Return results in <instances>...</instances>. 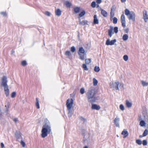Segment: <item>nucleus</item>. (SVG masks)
<instances>
[{
    "label": "nucleus",
    "mask_w": 148,
    "mask_h": 148,
    "mask_svg": "<svg viewBox=\"0 0 148 148\" xmlns=\"http://www.w3.org/2000/svg\"><path fill=\"white\" fill-rule=\"evenodd\" d=\"M85 63L87 64H89L91 62L90 59H86L85 60Z\"/></svg>",
    "instance_id": "obj_33"
},
{
    "label": "nucleus",
    "mask_w": 148,
    "mask_h": 148,
    "mask_svg": "<svg viewBox=\"0 0 148 148\" xmlns=\"http://www.w3.org/2000/svg\"><path fill=\"white\" fill-rule=\"evenodd\" d=\"M84 148H88V147L87 146H85Z\"/></svg>",
    "instance_id": "obj_64"
},
{
    "label": "nucleus",
    "mask_w": 148,
    "mask_h": 148,
    "mask_svg": "<svg viewBox=\"0 0 148 148\" xmlns=\"http://www.w3.org/2000/svg\"><path fill=\"white\" fill-rule=\"evenodd\" d=\"M121 134L123 135V138H125L128 135V133L125 129H124L121 133Z\"/></svg>",
    "instance_id": "obj_17"
},
{
    "label": "nucleus",
    "mask_w": 148,
    "mask_h": 148,
    "mask_svg": "<svg viewBox=\"0 0 148 148\" xmlns=\"http://www.w3.org/2000/svg\"><path fill=\"white\" fill-rule=\"evenodd\" d=\"M136 143L139 145H141L142 144V142L139 139H137L136 140Z\"/></svg>",
    "instance_id": "obj_38"
},
{
    "label": "nucleus",
    "mask_w": 148,
    "mask_h": 148,
    "mask_svg": "<svg viewBox=\"0 0 148 148\" xmlns=\"http://www.w3.org/2000/svg\"><path fill=\"white\" fill-rule=\"evenodd\" d=\"M118 19L116 17H114L113 18V23L116 24L117 23Z\"/></svg>",
    "instance_id": "obj_42"
},
{
    "label": "nucleus",
    "mask_w": 148,
    "mask_h": 148,
    "mask_svg": "<svg viewBox=\"0 0 148 148\" xmlns=\"http://www.w3.org/2000/svg\"><path fill=\"white\" fill-rule=\"evenodd\" d=\"M125 32L126 33H128L129 32V29L127 28L124 30Z\"/></svg>",
    "instance_id": "obj_53"
},
{
    "label": "nucleus",
    "mask_w": 148,
    "mask_h": 148,
    "mask_svg": "<svg viewBox=\"0 0 148 148\" xmlns=\"http://www.w3.org/2000/svg\"><path fill=\"white\" fill-rule=\"evenodd\" d=\"M96 5V2L95 1H92L91 4V6L93 8L95 7Z\"/></svg>",
    "instance_id": "obj_37"
},
{
    "label": "nucleus",
    "mask_w": 148,
    "mask_h": 148,
    "mask_svg": "<svg viewBox=\"0 0 148 148\" xmlns=\"http://www.w3.org/2000/svg\"><path fill=\"white\" fill-rule=\"evenodd\" d=\"M93 23L94 24H98L99 23V20L97 18L96 15H94Z\"/></svg>",
    "instance_id": "obj_21"
},
{
    "label": "nucleus",
    "mask_w": 148,
    "mask_h": 148,
    "mask_svg": "<svg viewBox=\"0 0 148 148\" xmlns=\"http://www.w3.org/2000/svg\"><path fill=\"white\" fill-rule=\"evenodd\" d=\"M88 101L89 102H90L91 103H93L95 102L96 101L97 99V97L93 96V97H91V98L89 99V98H87Z\"/></svg>",
    "instance_id": "obj_13"
},
{
    "label": "nucleus",
    "mask_w": 148,
    "mask_h": 148,
    "mask_svg": "<svg viewBox=\"0 0 148 148\" xmlns=\"http://www.w3.org/2000/svg\"><path fill=\"white\" fill-rule=\"evenodd\" d=\"M121 21L122 26L124 28L125 27H126V21L125 20V16L123 14H122L121 15Z\"/></svg>",
    "instance_id": "obj_9"
},
{
    "label": "nucleus",
    "mask_w": 148,
    "mask_h": 148,
    "mask_svg": "<svg viewBox=\"0 0 148 148\" xmlns=\"http://www.w3.org/2000/svg\"><path fill=\"white\" fill-rule=\"evenodd\" d=\"M73 103V100L72 99H68L66 101V105L68 110H69L71 109Z\"/></svg>",
    "instance_id": "obj_7"
},
{
    "label": "nucleus",
    "mask_w": 148,
    "mask_h": 148,
    "mask_svg": "<svg viewBox=\"0 0 148 148\" xmlns=\"http://www.w3.org/2000/svg\"><path fill=\"white\" fill-rule=\"evenodd\" d=\"M116 39L110 41L109 39H108L106 42V44L107 45H113L114 43L116 42Z\"/></svg>",
    "instance_id": "obj_10"
},
{
    "label": "nucleus",
    "mask_w": 148,
    "mask_h": 148,
    "mask_svg": "<svg viewBox=\"0 0 148 148\" xmlns=\"http://www.w3.org/2000/svg\"><path fill=\"white\" fill-rule=\"evenodd\" d=\"M13 121L15 123H16L17 121V118H14L13 119Z\"/></svg>",
    "instance_id": "obj_58"
},
{
    "label": "nucleus",
    "mask_w": 148,
    "mask_h": 148,
    "mask_svg": "<svg viewBox=\"0 0 148 148\" xmlns=\"http://www.w3.org/2000/svg\"><path fill=\"white\" fill-rule=\"evenodd\" d=\"M145 125V122L143 120H141L140 122L139 125L141 127H143Z\"/></svg>",
    "instance_id": "obj_28"
},
{
    "label": "nucleus",
    "mask_w": 148,
    "mask_h": 148,
    "mask_svg": "<svg viewBox=\"0 0 148 148\" xmlns=\"http://www.w3.org/2000/svg\"><path fill=\"white\" fill-rule=\"evenodd\" d=\"M77 53L78 54L79 53L80 54H82V53H85V51L84 49L82 47H80L79 48V50L77 52Z\"/></svg>",
    "instance_id": "obj_20"
},
{
    "label": "nucleus",
    "mask_w": 148,
    "mask_h": 148,
    "mask_svg": "<svg viewBox=\"0 0 148 148\" xmlns=\"http://www.w3.org/2000/svg\"><path fill=\"white\" fill-rule=\"evenodd\" d=\"M50 127L47 123H45L42 127L41 131V136L42 138H44L47 135L48 130H50Z\"/></svg>",
    "instance_id": "obj_3"
},
{
    "label": "nucleus",
    "mask_w": 148,
    "mask_h": 148,
    "mask_svg": "<svg viewBox=\"0 0 148 148\" xmlns=\"http://www.w3.org/2000/svg\"><path fill=\"white\" fill-rule=\"evenodd\" d=\"M65 54L66 56H69L71 55V52L69 51H67L65 52Z\"/></svg>",
    "instance_id": "obj_40"
},
{
    "label": "nucleus",
    "mask_w": 148,
    "mask_h": 148,
    "mask_svg": "<svg viewBox=\"0 0 148 148\" xmlns=\"http://www.w3.org/2000/svg\"><path fill=\"white\" fill-rule=\"evenodd\" d=\"M143 19L145 22H147L148 21V16L147 13V11L146 10H144L143 12Z\"/></svg>",
    "instance_id": "obj_11"
},
{
    "label": "nucleus",
    "mask_w": 148,
    "mask_h": 148,
    "mask_svg": "<svg viewBox=\"0 0 148 148\" xmlns=\"http://www.w3.org/2000/svg\"><path fill=\"white\" fill-rule=\"evenodd\" d=\"M10 106V103L9 102H6V105L5 106V107L6 108H9Z\"/></svg>",
    "instance_id": "obj_44"
},
{
    "label": "nucleus",
    "mask_w": 148,
    "mask_h": 148,
    "mask_svg": "<svg viewBox=\"0 0 148 148\" xmlns=\"http://www.w3.org/2000/svg\"><path fill=\"white\" fill-rule=\"evenodd\" d=\"M148 130L147 129H145L143 133V136H146L148 134Z\"/></svg>",
    "instance_id": "obj_34"
},
{
    "label": "nucleus",
    "mask_w": 148,
    "mask_h": 148,
    "mask_svg": "<svg viewBox=\"0 0 148 148\" xmlns=\"http://www.w3.org/2000/svg\"><path fill=\"white\" fill-rule=\"evenodd\" d=\"M85 14V12L84 10H83L79 14V18L83 16Z\"/></svg>",
    "instance_id": "obj_27"
},
{
    "label": "nucleus",
    "mask_w": 148,
    "mask_h": 148,
    "mask_svg": "<svg viewBox=\"0 0 148 148\" xmlns=\"http://www.w3.org/2000/svg\"><path fill=\"white\" fill-rule=\"evenodd\" d=\"M68 114H69V117H70L72 115V113H68Z\"/></svg>",
    "instance_id": "obj_59"
},
{
    "label": "nucleus",
    "mask_w": 148,
    "mask_h": 148,
    "mask_svg": "<svg viewBox=\"0 0 148 148\" xmlns=\"http://www.w3.org/2000/svg\"><path fill=\"white\" fill-rule=\"evenodd\" d=\"M95 94V91L94 89H92L89 90L87 93V98H89V99L91 98V97L94 96Z\"/></svg>",
    "instance_id": "obj_8"
},
{
    "label": "nucleus",
    "mask_w": 148,
    "mask_h": 148,
    "mask_svg": "<svg viewBox=\"0 0 148 148\" xmlns=\"http://www.w3.org/2000/svg\"><path fill=\"white\" fill-rule=\"evenodd\" d=\"M125 102L126 106L127 108H130L132 106V103L130 102L128 100H126Z\"/></svg>",
    "instance_id": "obj_23"
},
{
    "label": "nucleus",
    "mask_w": 148,
    "mask_h": 148,
    "mask_svg": "<svg viewBox=\"0 0 148 148\" xmlns=\"http://www.w3.org/2000/svg\"><path fill=\"white\" fill-rule=\"evenodd\" d=\"M1 14L2 15H3L4 16H5L6 15V13L4 12H1Z\"/></svg>",
    "instance_id": "obj_54"
},
{
    "label": "nucleus",
    "mask_w": 148,
    "mask_h": 148,
    "mask_svg": "<svg viewBox=\"0 0 148 148\" xmlns=\"http://www.w3.org/2000/svg\"><path fill=\"white\" fill-rule=\"evenodd\" d=\"M21 144L23 147H24L25 146V142L23 141L22 140L21 141Z\"/></svg>",
    "instance_id": "obj_49"
},
{
    "label": "nucleus",
    "mask_w": 148,
    "mask_h": 148,
    "mask_svg": "<svg viewBox=\"0 0 148 148\" xmlns=\"http://www.w3.org/2000/svg\"><path fill=\"white\" fill-rule=\"evenodd\" d=\"M27 62H26V61L25 60L23 61L22 62L21 64L23 66H25V65H27Z\"/></svg>",
    "instance_id": "obj_48"
},
{
    "label": "nucleus",
    "mask_w": 148,
    "mask_h": 148,
    "mask_svg": "<svg viewBox=\"0 0 148 148\" xmlns=\"http://www.w3.org/2000/svg\"><path fill=\"white\" fill-rule=\"evenodd\" d=\"M2 86L4 87L5 94L7 97H8L9 93V90L8 89V86L7 84L8 81L7 78L6 76H3L1 79Z\"/></svg>",
    "instance_id": "obj_1"
},
{
    "label": "nucleus",
    "mask_w": 148,
    "mask_h": 148,
    "mask_svg": "<svg viewBox=\"0 0 148 148\" xmlns=\"http://www.w3.org/2000/svg\"><path fill=\"white\" fill-rule=\"evenodd\" d=\"M82 67L85 70L88 71V69L86 65L84 64H83Z\"/></svg>",
    "instance_id": "obj_36"
},
{
    "label": "nucleus",
    "mask_w": 148,
    "mask_h": 148,
    "mask_svg": "<svg viewBox=\"0 0 148 148\" xmlns=\"http://www.w3.org/2000/svg\"><path fill=\"white\" fill-rule=\"evenodd\" d=\"M1 148H3L4 147V145L3 143H1Z\"/></svg>",
    "instance_id": "obj_56"
},
{
    "label": "nucleus",
    "mask_w": 148,
    "mask_h": 148,
    "mask_svg": "<svg viewBox=\"0 0 148 148\" xmlns=\"http://www.w3.org/2000/svg\"><path fill=\"white\" fill-rule=\"evenodd\" d=\"M36 106L37 107V108L38 109H39L40 108V107L39 104V100L38 98H36Z\"/></svg>",
    "instance_id": "obj_29"
},
{
    "label": "nucleus",
    "mask_w": 148,
    "mask_h": 148,
    "mask_svg": "<svg viewBox=\"0 0 148 148\" xmlns=\"http://www.w3.org/2000/svg\"><path fill=\"white\" fill-rule=\"evenodd\" d=\"M73 11L75 14L79 13L80 11V8L78 7H76L73 9Z\"/></svg>",
    "instance_id": "obj_22"
},
{
    "label": "nucleus",
    "mask_w": 148,
    "mask_h": 148,
    "mask_svg": "<svg viewBox=\"0 0 148 148\" xmlns=\"http://www.w3.org/2000/svg\"><path fill=\"white\" fill-rule=\"evenodd\" d=\"M16 95V92H13L11 94V97L12 98H14L15 97Z\"/></svg>",
    "instance_id": "obj_47"
},
{
    "label": "nucleus",
    "mask_w": 148,
    "mask_h": 148,
    "mask_svg": "<svg viewBox=\"0 0 148 148\" xmlns=\"http://www.w3.org/2000/svg\"><path fill=\"white\" fill-rule=\"evenodd\" d=\"M114 16V12L112 13V12H110V16L111 18L113 17Z\"/></svg>",
    "instance_id": "obj_52"
},
{
    "label": "nucleus",
    "mask_w": 148,
    "mask_h": 148,
    "mask_svg": "<svg viewBox=\"0 0 148 148\" xmlns=\"http://www.w3.org/2000/svg\"><path fill=\"white\" fill-rule=\"evenodd\" d=\"M79 119L81 121L83 122V123H84L87 122L86 119L82 116L80 117H79Z\"/></svg>",
    "instance_id": "obj_24"
},
{
    "label": "nucleus",
    "mask_w": 148,
    "mask_h": 148,
    "mask_svg": "<svg viewBox=\"0 0 148 148\" xmlns=\"http://www.w3.org/2000/svg\"><path fill=\"white\" fill-rule=\"evenodd\" d=\"M65 5H66L67 7L68 8H70L71 5V3L68 1H67L66 2Z\"/></svg>",
    "instance_id": "obj_31"
},
{
    "label": "nucleus",
    "mask_w": 148,
    "mask_h": 148,
    "mask_svg": "<svg viewBox=\"0 0 148 148\" xmlns=\"http://www.w3.org/2000/svg\"><path fill=\"white\" fill-rule=\"evenodd\" d=\"M123 58L125 61H127L128 60V56L127 55H125L123 57Z\"/></svg>",
    "instance_id": "obj_43"
},
{
    "label": "nucleus",
    "mask_w": 148,
    "mask_h": 148,
    "mask_svg": "<svg viewBox=\"0 0 148 148\" xmlns=\"http://www.w3.org/2000/svg\"><path fill=\"white\" fill-rule=\"evenodd\" d=\"M15 135L17 140L18 141L20 139L22 138L21 134L19 132H16L15 133Z\"/></svg>",
    "instance_id": "obj_14"
},
{
    "label": "nucleus",
    "mask_w": 148,
    "mask_h": 148,
    "mask_svg": "<svg viewBox=\"0 0 148 148\" xmlns=\"http://www.w3.org/2000/svg\"><path fill=\"white\" fill-rule=\"evenodd\" d=\"M102 2L101 0H97L96 2L98 4Z\"/></svg>",
    "instance_id": "obj_55"
},
{
    "label": "nucleus",
    "mask_w": 148,
    "mask_h": 148,
    "mask_svg": "<svg viewBox=\"0 0 148 148\" xmlns=\"http://www.w3.org/2000/svg\"><path fill=\"white\" fill-rule=\"evenodd\" d=\"M82 134L84 136L83 140V143L84 144L85 141L88 140L89 139V134L86 130H83L82 131Z\"/></svg>",
    "instance_id": "obj_5"
},
{
    "label": "nucleus",
    "mask_w": 148,
    "mask_h": 148,
    "mask_svg": "<svg viewBox=\"0 0 148 148\" xmlns=\"http://www.w3.org/2000/svg\"><path fill=\"white\" fill-rule=\"evenodd\" d=\"M145 136H143V134L142 135H140L139 136V137L140 138H142L143 137H144Z\"/></svg>",
    "instance_id": "obj_63"
},
{
    "label": "nucleus",
    "mask_w": 148,
    "mask_h": 148,
    "mask_svg": "<svg viewBox=\"0 0 148 148\" xmlns=\"http://www.w3.org/2000/svg\"><path fill=\"white\" fill-rule=\"evenodd\" d=\"M9 110V108H6V110L5 111V112L6 113V114H7L8 113V112Z\"/></svg>",
    "instance_id": "obj_57"
},
{
    "label": "nucleus",
    "mask_w": 148,
    "mask_h": 148,
    "mask_svg": "<svg viewBox=\"0 0 148 148\" xmlns=\"http://www.w3.org/2000/svg\"><path fill=\"white\" fill-rule=\"evenodd\" d=\"M116 9V7L114 5H113L111 9V11L112 12V11H114Z\"/></svg>",
    "instance_id": "obj_50"
},
{
    "label": "nucleus",
    "mask_w": 148,
    "mask_h": 148,
    "mask_svg": "<svg viewBox=\"0 0 148 148\" xmlns=\"http://www.w3.org/2000/svg\"><path fill=\"white\" fill-rule=\"evenodd\" d=\"M121 1L122 3H124L126 1V0H121Z\"/></svg>",
    "instance_id": "obj_61"
},
{
    "label": "nucleus",
    "mask_w": 148,
    "mask_h": 148,
    "mask_svg": "<svg viewBox=\"0 0 148 148\" xmlns=\"http://www.w3.org/2000/svg\"><path fill=\"white\" fill-rule=\"evenodd\" d=\"M14 53V50H12L11 51V54H13V53Z\"/></svg>",
    "instance_id": "obj_62"
},
{
    "label": "nucleus",
    "mask_w": 148,
    "mask_h": 148,
    "mask_svg": "<svg viewBox=\"0 0 148 148\" xmlns=\"http://www.w3.org/2000/svg\"><path fill=\"white\" fill-rule=\"evenodd\" d=\"M128 35L127 34H125L123 35L122 39L123 40L126 41L128 39Z\"/></svg>",
    "instance_id": "obj_26"
},
{
    "label": "nucleus",
    "mask_w": 148,
    "mask_h": 148,
    "mask_svg": "<svg viewBox=\"0 0 148 148\" xmlns=\"http://www.w3.org/2000/svg\"><path fill=\"white\" fill-rule=\"evenodd\" d=\"M110 29L108 30V35L111 38L112 35L114 34V32L115 34L118 33V28L117 27H115L114 29L113 27L112 26H110Z\"/></svg>",
    "instance_id": "obj_4"
},
{
    "label": "nucleus",
    "mask_w": 148,
    "mask_h": 148,
    "mask_svg": "<svg viewBox=\"0 0 148 148\" xmlns=\"http://www.w3.org/2000/svg\"><path fill=\"white\" fill-rule=\"evenodd\" d=\"M119 84V82H113L110 83V87L111 88L115 89L116 90H119L118 86Z\"/></svg>",
    "instance_id": "obj_6"
},
{
    "label": "nucleus",
    "mask_w": 148,
    "mask_h": 148,
    "mask_svg": "<svg viewBox=\"0 0 148 148\" xmlns=\"http://www.w3.org/2000/svg\"><path fill=\"white\" fill-rule=\"evenodd\" d=\"M98 81L95 78L93 79V84L94 86H96L97 85Z\"/></svg>",
    "instance_id": "obj_32"
},
{
    "label": "nucleus",
    "mask_w": 148,
    "mask_h": 148,
    "mask_svg": "<svg viewBox=\"0 0 148 148\" xmlns=\"http://www.w3.org/2000/svg\"><path fill=\"white\" fill-rule=\"evenodd\" d=\"M69 110L68 113H72V111L71 110V109H69V110Z\"/></svg>",
    "instance_id": "obj_60"
},
{
    "label": "nucleus",
    "mask_w": 148,
    "mask_h": 148,
    "mask_svg": "<svg viewBox=\"0 0 148 148\" xmlns=\"http://www.w3.org/2000/svg\"><path fill=\"white\" fill-rule=\"evenodd\" d=\"M120 109L122 111L124 110H125V108L124 106L122 104H121L120 106Z\"/></svg>",
    "instance_id": "obj_46"
},
{
    "label": "nucleus",
    "mask_w": 148,
    "mask_h": 148,
    "mask_svg": "<svg viewBox=\"0 0 148 148\" xmlns=\"http://www.w3.org/2000/svg\"><path fill=\"white\" fill-rule=\"evenodd\" d=\"M80 93H81V94H83L84 93V92H85V90H84V88H81V89H80Z\"/></svg>",
    "instance_id": "obj_45"
},
{
    "label": "nucleus",
    "mask_w": 148,
    "mask_h": 148,
    "mask_svg": "<svg viewBox=\"0 0 148 148\" xmlns=\"http://www.w3.org/2000/svg\"><path fill=\"white\" fill-rule=\"evenodd\" d=\"M143 145H146L147 144V142L146 140H144L143 141V142L142 143Z\"/></svg>",
    "instance_id": "obj_41"
},
{
    "label": "nucleus",
    "mask_w": 148,
    "mask_h": 148,
    "mask_svg": "<svg viewBox=\"0 0 148 148\" xmlns=\"http://www.w3.org/2000/svg\"><path fill=\"white\" fill-rule=\"evenodd\" d=\"M75 50L76 49L75 47L73 46L71 47V50L72 52L73 53L75 52Z\"/></svg>",
    "instance_id": "obj_39"
},
{
    "label": "nucleus",
    "mask_w": 148,
    "mask_h": 148,
    "mask_svg": "<svg viewBox=\"0 0 148 148\" xmlns=\"http://www.w3.org/2000/svg\"><path fill=\"white\" fill-rule=\"evenodd\" d=\"M62 11L60 9H58L55 10V13L56 15L59 16L61 14Z\"/></svg>",
    "instance_id": "obj_18"
},
{
    "label": "nucleus",
    "mask_w": 148,
    "mask_h": 148,
    "mask_svg": "<svg viewBox=\"0 0 148 148\" xmlns=\"http://www.w3.org/2000/svg\"><path fill=\"white\" fill-rule=\"evenodd\" d=\"M79 56V59L82 60H84L85 58H86V53L78 54Z\"/></svg>",
    "instance_id": "obj_15"
},
{
    "label": "nucleus",
    "mask_w": 148,
    "mask_h": 148,
    "mask_svg": "<svg viewBox=\"0 0 148 148\" xmlns=\"http://www.w3.org/2000/svg\"><path fill=\"white\" fill-rule=\"evenodd\" d=\"M45 14L48 16H50L51 14L50 12L48 11H47L45 13Z\"/></svg>",
    "instance_id": "obj_51"
},
{
    "label": "nucleus",
    "mask_w": 148,
    "mask_h": 148,
    "mask_svg": "<svg viewBox=\"0 0 148 148\" xmlns=\"http://www.w3.org/2000/svg\"><path fill=\"white\" fill-rule=\"evenodd\" d=\"M94 70L95 72H98L100 71V69L99 66H95L94 67Z\"/></svg>",
    "instance_id": "obj_35"
},
{
    "label": "nucleus",
    "mask_w": 148,
    "mask_h": 148,
    "mask_svg": "<svg viewBox=\"0 0 148 148\" xmlns=\"http://www.w3.org/2000/svg\"><path fill=\"white\" fill-rule=\"evenodd\" d=\"M119 121V118L117 117H116L114 120V122L116 126L119 127H120Z\"/></svg>",
    "instance_id": "obj_12"
},
{
    "label": "nucleus",
    "mask_w": 148,
    "mask_h": 148,
    "mask_svg": "<svg viewBox=\"0 0 148 148\" xmlns=\"http://www.w3.org/2000/svg\"><path fill=\"white\" fill-rule=\"evenodd\" d=\"M100 107L99 106L97 105L96 104H92V109L99 110L100 109Z\"/></svg>",
    "instance_id": "obj_16"
},
{
    "label": "nucleus",
    "mask_w": 148,
    "mask_h": 148,
    "mask_svg": "<svg viewBox=\"0 0 148 148\" xmlns=\"http://www.w3.org/2000/svg\"><path fill=\"white\" fill-rule=\"evenodd\" d=\"M125 14L129 20H132L133 21H135V14L133 11H130L127 9L125 10Z\"/></svg>",
    "instance_id": "obj_2"
},
{
    "label": "nucleus",
    "mask_w": 148,
    "mask_h": 148,
    "mask_svg": "<svg viewBox=\"0 0 148 148\" xmlns=\"http://www.w3.org/2000/svg\"><path fill=\"white\" fill-rule=\"evenodd\" d=\"M88 21H87L83 20L82 21H79V24L82 25H85V24H87Z\"/></svg>",
    "instance_id": "obj_25"
},
{
    "label": "nucleus",
    "mask_w": 148,
    "mask_h": 148,
    "mask_svg": "<svg viewBox=\"0 0 148 148\" xmlns=\"http://www.w3.org/2000/svg\"><path fill=\"white\" fill-rule=\"evenodd\" d=\"M100 10H101V14L104 17H106L107 16V13L105 10H103L101 8H100Z\"/></svg>",
    "instance_id": "obj_19"
},
{
    "label": "nucleus",
    "mask_w": 148,
    "mask_h": 148,
    "mask_svg": "<svg viewBox=\"0 0 148 148\" xmlns=\"http://www.w3.org/2000/svg\"><path fill=\"white\" fill-rule=\"evenodd\" d=\"M141 82L143 86H146L148 85V83L144 81H142Z\"/></svg>",
    "instance_id": "obj_30"
}]
</instances>
